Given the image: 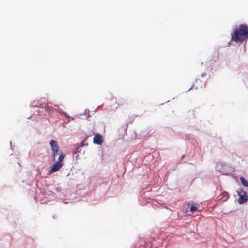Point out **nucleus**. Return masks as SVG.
<instances>
[{
	"mask_svg": "<svg viewBox=\"0 0 248 248\" xmlns=\"http://www.w3.org/2000/svg\"><path fill=\"white\" fill-rule=\"evenodd\" d=\"M197 210V207L195 206H191L190 208V210L192 213H193Z\"/></svg>",
	"mask_w": 248,
	"mask_h": 248,
	"instance_id": "8",
	"label": "nucleus"
},
{
	"mask_svg": "<svg viewBox=\"0 0 248 248\" xmlns=\"http://www.w3.org/2000/svg\"><path fill=\"white\" fill-rule=\"evenodd\" d=\"M81 146L78 148L76 151H74V154H76L78 152H80Z\"/></svg>",
	"mask_w": 248,
	"mask_h": 248,
	"instance_id": "9",
	"label": "nucleus"
},
{
	"mask_svg": "<svg viewBox=\"0 0 248 248\" xmlns=\"http://www.w3.org/2000/svg\"><path fill=\"white\" fill-rule=\"evenodd\" d=\"M238 195L239 196L238 202H247L248 199V196L244 190H241L240 191H238Z\"/></svg>",
	"mask_w": 248,
	"mask_h": 248,
	"instance_id": "4",
	"label": "nucleus"
},
{
	"mask_svg": "<svg viewBox=\"0 0 248 248\" xmlns=\"http://www.w3.org/2000/svg\"><path fill=\"white\" fill-rule=\"evenodd\" d=\"M50 145L52 151L53 156L54 158L59 149L58 143L57 141L52 140L50 142Z\"/></svg>",
	"mask_w": 248,
	"mask_h": 248,
	"instance_id": "2",
	"label": "nucleus"
},
{
	"mask_svg": "<svg viewBox=\"0 0 248 248\" xmlns=\"http://www.w3.org/2000/svg\"><path fill=\"white\" fill-rule=\"evenodd\" d=\"M63 165V162H60V161H57L53 165L52 167L49 170V173H52L58 171Z\"/></svg>",
	"mask_w": 248,
	"mask_h": 248,
	"instance_id": "3",
	"label": "nucleus"
},
{
	"mask_svg": "<svg viewBox=\"0 0 248 248\" xmlns=\"http://www.w3.org/2000/svg\"><path fill=\"white\" fill-rule=\"evenodd\" d=\"M248 38V26L245 24H240L231 34V40L236 42L243 41Z\"/></svg>",
	"mask_w": 248,
	"mask_h": 248,
	"instance_id": "1",
	"label": "nucleus"
},
{
	"mask_svg": "<svg viewBox=\"0 0 248 248\" xmlns=\"http://www.w3.org/2000/svg\"><path fill=\"white\" fill-rule=\"evenodd\" d=\"M83 146V141L82 142V145H81V146Z\"/></svg>",
	"mask_w": 248,
	"mask_h": 248,
	"instance_id": "13",
	"label": "nucleus"
},
{
	"mask_svg": "<svg viewBox=\"0 0 248 248\" xmlns=\"http://www.w3.org/2000/svg\"><path fill=\"white\" fill-rule=\"evenodd\" d=\"M103 137L100 134L95 135L93 138V143L98 145H101L103 143Z\"/></svg>",
	"mask_w": 248,
	"mask_h": 248,
	"instance_id": "5",
	"label": "nucleus"
},
{
	"mask_svg": "<svg viewBox=\"0 0 248 248\" xmlns=\"http://www.w3.org/2000/svg\"><path fill=\"white\" fill-rule=\"evenodd\" d=\"M205 75H206V74H205V73H202V77H203V76H204Z\"/></svg>",
	"mask_w": 248,
	"mask_h": 248,
	"instance_id": "10",
	"label": "nucleus"
},
{
	"mask_svg": "<svg viewBox=\"0 0 248 248\" xmlns=\"http://www.w3.org/2000/svg\"><path fill=\"white\" fill-rule=\"evenodd\" d=\"M244 203V202H239V203H240V204H243Z\"/></svg>",
	"mask_w": 248,
	"mask_h": 248,
	"instance_id": "12",
	"label": "nucleus"
},
{
	"mask_svg": "<svg viewBox=\"0 0 248 248\" xmlns=\"http://www.w3.org/2000/svg\"><path fill=\"white\" fill-rule=\"evenodd\" d=\"M226 200H227V198H225V199H224L223 200V202H225V201H226Z\"/></svg>",
	"mask_w": 248,
	"mask_h": 248,
	"instance_id": "11",
	"label": "nucleus"
},
{
	"mask_svg": "<svg viewBox=\"0 0 248 248\" xmlns=\"http://www.w3.org/2000/svg\"><path fill=\"white\" fill-rule=\"evenodd\" d=\"M240 180L243 185L246 187H248V182L244 177H240Z\"/></svg>",
	"mask_w": 248,
	"mask_h": 248,
	"instance_id": "6",
	"label": "nucleus"
},
{
	"mask_svg": "<svg viewBox=\"0 0 248 248\" xmlns=\"http://www.w3.org/2000/svg\"><path fill=\"white\" fill-rule=\"evenodd\" d=\"M65 157V154L63 153H61L59 155V158H58V161H60V162H62L64 158Z\"/></svg>",
	"mask_w": 248,
	"mask_h": 248,
	"instance_id": "7",
	"label": "nucleus"
}]
</instances>
